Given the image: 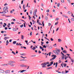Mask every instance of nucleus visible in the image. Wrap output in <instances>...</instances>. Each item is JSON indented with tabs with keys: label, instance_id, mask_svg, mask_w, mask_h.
<instances>
[{
	"label": "nucleus",
	"instance_id": "nucleus-1",
	"mask_svg": "<svg viewBox=\"0 0 74 74\" xmlns=\"http://www.w3.org/2000/svg\"><path fill=\"white\" fill-rule=\"evenodd\" d=\"M56 50H53V52L54 53H55V54L56 55H58V54L60 53V49H58V48H56Z\"/></svg>",
	"mask_w": 74,
	"mask_h": 74
},
{
	"label": "nucleus",
	"instance_id": "nucleus-2",
	"mask_svg": "<svg viewBox=\"0 0 74 74\" xmlns=\"http://www.w3.org/2000/svg\"><path fill=\"white\" fill-rule=\"evenodd\" d=\"M15 63L14 61H10L8 62V65H11V66H13L14 67L15 64H14L13 63Z\"/></svg>",
	"mask_w": 74,
	"mask_h": 74
},
{
	"label": "nucleus",
	"instance_id": "nucleus-3",
	"mask_svg": "<svg viewBox=\"0 0 74 74\" xmlns=\"http://www.w3.org/2000/svg\"><path fill=\"white\" fill-rule=\"evenodd\" d=\"M41 65L42 68H44V67H46V64L45 62L41 64Z\"/></svg>",
	"mask_w": 74,
	"mask_h": 74
},
{
	"label": "nucleus",
	"instance_id": "nucleus-4",
	"mask_svg": "<svg viewBox=\"0 0 74 74\" xmlns=\"http://www.w3.org/2000/svg\"><path fill=\"white\" fill-rule=\"evenodd\" d=\"M51 57H53V58H52L51 59L53 60L56 58V56L55 55H52L51 56Z\"/></svg>",
	"mask_w": 74,
	"mask_h": 74
},
{
	"label": "nucleus",
	"instance_id": "nucleus-5",
	"mask_svg": "<svg viewBox=\"0 0 74 74\" xmlns=\"http://www.w3.org/2000/svg\"><path fill=\"white\" fill-rule=\"evenodd\" d=\"M7 10H8V8H7V6H5L3 8V11H7Z\"/></svg>",
	"mask_w": 74,
	"mask_h": 74
},
{
	"label": "nucleus",
	"instance_id": "nucleus-6",
	"mask_svg": "<svg viewBox=\"0 0 74 74\" xmlns=\"http://www.w3.org/2000/svg\"><path fill=\"white\" fill-rule=\"evenodd\" d=\"M26 71V70H22V71L20 70L19 71H18V73H19L20 72V73H23L24 71Z\"/></svg>",
	"mask_w": 74,
	"mask_h": 74
},
{
	"label": "nucleus",
	"instance_id": "nucleus-7",
	"mask_svg": "<svg viewBox=\"0 0 74 74\" xmlns=\"http://www.w3.org/2000/svg\"><path fill=\"white\" fill-rule=\"evenodd\" d=\"M5 73H6V74H7V73H10V70H7L5 71Z\"/></svg>",
	"mask_w": 74,
	"mask_h": 74
},
{
	"label": "nucleus",
	"instance_id": "nucleus-8",
	"mask_svg": "<svg viewBox=\"0 0 74 74\" xmlns=\"http://www.w3.org/2000/svg\"><path fill=\"white\" fill-rule=\"evenodd\" d=\"M8 44H9V42H8V40H7L6 42V45H8Z\"/></svg>",
	"mask_w": 74,
	"mask_h": 74
},
{
	"label": "nucleus",
	"instance_id": "nucleus-9",
	"mask_svg": "<svg viewBox=\"0 0 74 74\" xmlns=\"http://www.w3.org/2000/svg\"><path fill=\"white\" fill-rule=\"evenodd\" d=\"M8 38H9V37H5L4 38V39L5 40V41H6V40H7V39H8Z\"/></svg>",
	"mask_w": 74,
	"mask_h": 74
},
{
	"label": "nucleus",
	"instance_id": "nucleus-10",
	"mask_svg": "<svg viewBox=\"0 0 74 74\" xmlns=\"http://www.w3.org/2000/svg\"><path fill=\"white\" fill-rule=\"evenodd\" d=\"M21 55H22V56H25L26 55V54L25 53H23V54H21Z\"/></svg>",
	"mask_w": 74,
	"mask_h": 74
},
{
	"label": "nucleus",
	"instance_id": "nucleus-11",
	"mask_svg": "<svg viewBox=\"0 0 74 74\" xmlns=\"http://www.w3.org/2000/svg\"><path fill=\"white\" fill-rule=\"evenodd\" d=\"M1 70V71H0V73H4V71L3 70Z\"/></svg>",
	"mask_w": 74,
	"mask_h": 74
},
{
	"label": "nucleus",
	"instance_id": "nucleus-12",
	"mask_svg": "<svg viewBox=\"0 0 74 74\" xmlns=\"http://www.w3.org/2000/svg\"><path fill=\"white\" fill-rule=\"evenodd\" d=\"M34 16H36V11L35 10V11L34 12Z\"/></svg>",
	"mask_w": 74,
	"mask_h": 74
},
{
	"label": "nucleus",
	"instance_id": "nucleus-13",
	"mask_svg": "<svg viewBox=\"0 0 74 74\" xmlns=\"http://www.w3.org/2000/svg\"><path fill=\"white\" fill-rule=\"evenodd\" d=\"M62 52L63 53H67V51H66V50H64L62 51Z\"/></svg>",
	"mask_w": 74,
	"mask_h": 74
},
{
	"label": "nucleus",
	"instance_id": "nucleus-14",
	"mask_svg": "<svg viewBox=\"0 0 74 74\" xmlns=\"http://www.w3.org/2000/svg\"><path fill=\"white\" fill-rule=\"evenodd\" d=\"M16 41H14L13 42V44H16Z\"/></svg>",
	"mask_w": 74,
	"mask_h": 74
},
{
	"label": "nucleus",
	"instance_id": "nucleus-15",
	"mask_svg": "<svg viewBox=\"0 0 74 74\" xmlns=\"http://www.w3.org/2000/svg\"><path fill=\"white\" fill-rule=\"evenodd\" d=\"M36 48L35 47H34L33 48L31 49H32L34 50H34H35V49H36Z\"/></svg>",
	"mask_w": 74,
	"mask_h": 74
},
{
	"label": "nucleus",
	"instance_id": "nucleus-16",
	"mask_svg": "<svg viewBox=\"0 0 74 74\" xmlns=\"http://www.w3.org/2000/svg\"><path fill=\"white\" fill-rule=\"evenodd\" d=\"M13 30L14 31V32H16V28H13Z\"/></svg>",
	"mask_w": 74,
	"mask_h": 74
},
{
	"label": "nucleus",
	"instance_id": "nucleus-17",
	"mask_svg": "<svg viewBox=\"0 0 74 74\" xmlns=\"http://www.w3.org/2000/svg\"><path fill=\"white\" fill-rule=\"evenodd\" d=\"M58 42H60L62 41V40L60 39H58Z\"/></svg>",
	"mask_w": 74,
	"mask_h": 74
},
{
	"label": "nucleus",
	"instance_id": "nucleus-18",
	"mask_svg": "<svg viewBox=\"0 0 74 74\" xmlns=\"http://www.w3.org/2000/svg\"><path fill=\"white\" fill-rule=\"evenodd\" d=\"M53 61L52 62H50L51 65L52 66V64H53Z\"/></svg>",
	"mask_w": 74,
	"mask_h": 74
},
{
	"label": "nucleus",
	"instance_id": "nucleus-19",
	"mask_svg": "<svg viewBox=\"0 0 74 74\" xmlns=\"http://www.w3.org/2000/svg\"><path fill=\"white\" fill-rule=\"evenodd\" d=\"M45 19L46 21H48V17H47V16H45Z\"/></svg>",
	"mask_w": 74,
	"mask_h": 74
},
{
	"label": "nucleus",
	"instance_id": "nucleus-20",
	"mask_svg": "<svg viewBox=\"0 0 74 74\" xmlns=\"http://www.w3.org/2000/svg\"><path fill=\"white\" fill-rule=\"evenodd\" d=\"M25 65H23V64H22V65H20L21 67H25Z\"/></svg>",
	"mask_w": 74,
	"mask_h": 74
},
{
	"label": "nucleus",
	"instance_id": "nucleus-21",
	"mask_svg": "<svg viewBox=\"0 0 74 74\" xmlns=\"http://www.w3.org/2000/svg\"><path fill=\"white\" fill-rule=\"evenodd\" d=\"M67 64H63V66H64V67H66V65Z\"/></svg>",
	"mask_w": 74,
	"mask_h": 74
},
{
	"label": "nucleus",
	"instance_id": "nucleus-22",
	"mask_svg": "<svg viewBox=\"0 0 74 74\" xmlns=\"http://www.w3.org/2000/svg\"><path fill=\"white\" fill-rule=\"evenodd\" d=\"M56 68L57 67V66H58V62H56Z\"/></svg>",
	"mask_w": 74,
	"mask_h": 74
},
{
	"label": "nucleus",
	"instance_id": "nucleus-23",
	"mask_svg": "<svg viewBox=\"0 0 74 74\" xmlns=\"http://www.w3.org/2000/svg\"><path fill=\"white\" fill-rule=\"evenodd\" d=\"M45 63L47 65V64H49V62H45Z\"/></svg>",
	"mask_w": 74,
	"mask_h": 74
},
{
	"label": "nucleus",
	"instance_id": "nucleus-24",
	"mask_svg": "<svg viewBox=\"0 0 74 74\" xmlns=\"http://www.w3.org/2000/svg\"><path fill=\"white\" fill-rule=\"evenodd\" d=\"M59 5H60V3H58L57 4V7H59Z\"/></svg>",
	"mask_w": 74,
	"mask_h": 74
},
{
	"label": "nucleus",
	"instance_id": "nucleus-25",
	"mask_svg": "<svg viewBox=\"0 0 74 74\" xmlns=\"http://www.w3.org/2000/svg\"><path fill=\"white\" fill-rule=\"evenodd\" d=\"M24 36L23 35H21V39H22V40H23V37H24Z\"/></svg>",
	"mask_w": 74,
	"mask_h": 74
},
{
	"label": "nucleus",
	"instance_id": "nucleus-26",
	"mask_svg": "<svg viewBox=\"0 0 74 74\" xmlns=\"http://www.w3.org/2000/svg\"><path fill=\"white\" fill-rule=\"evenodd\" d=\"M3 12L2 13V14H5L6 13V12H5V11H4L3 12Z\"/></svg>",
	"mask_w": 74,
	"mask_h": 74
},
{
	"label": "nucleus",
	"instance_id": "nucleus-27",
	"mask_svg": "<svg viewBox=\"0 0 74 74\" xmlns=\"http://www.w3.org/2000/svg\"><path fill=\"white\" fill-rule=\"evenodd\" d=\"M20 61H26V60L22 59V60H20Z\"/></svg>",
	"mask_w": 74,
	"mask_h": 74
},
{
	"label": "nucleus",
	"instance_id": "nucleus-28",
	"mask_svg": "<svg viewBox=\"0 0 74 74\" xmlns=\"http://www.w3.org/2000/svg\"><path fill=\"white\" fill-rule=\"evenodd\" d=\"M12 53L14 54V55H16V54L15 53V52H14V51H12Z\"/></svg>",
	"mask_w": 74,
	"mask_h": 74
},
{
	"label": "nucleus",
	"instance_id": "nucleus-29",
	"mask_svg": "<svg viewBox=\"0 0 74 74\" xmlns=\"http://www.w3.org/2000/svg\"><path fill=\"white\" fill-rule=\"evenodd\" d=\"M52 67H50L49 68H47V70L49 69H52Z\"/></svg>",
	"mask_w": 74,
	"mask_h": 74
},
{
	"label": "nucleus",
	"instance_id": "nucleus-30",
	"mask_svg": "<svg viewBox=\"0 0 74 74\" xmlns=\"http://www.w3.org/2000/svg\"><path fill=\"white\" fill-rule=\"evenodd\" d=\"M68 14H69V15L71 14V12H70V11H69L68 12Z\"/></svg>",
	"mask_w": 74,
	"mask_h": 74
},
{
	"label": "nucleus",
	"instance_id": "nucleus-31",
	"mask_svg": "<svg viewBox=\"0 0 74 74\" xmlns=\"http://www.w3.org/2000/svg\"><path fill=\"white\" fill-rule=\"evenodd\" d=\"M30 14L31 15H32V11L30 10Z\"/></svg>",
	"mask_w": 74,
	"mask_h": 74
},
{
	"label": "nucleus",
	"instance_id": "nucleus-32",
	"mask_svg": "<svg viewBox=\"0 0 74 74\" xmlns=\"http://www.w3.org/2000/svg\"><path fill=\"white\" fill-rule=\"evenodd\" d=\"M71 21H74V18H71Z\"/></svg>",
	"mask_w": 74,
	"mask_h": 74
},
{
	"label": "nucleus",
	"instance_id": "nucleus-33",
	"mask_svg": "<svg viewBox=\"0 0 74 74\" xmlns=\"http://www.w3.org/2000/svg\"><path fill=\"white\" fill-rule=\"evenodd\" d=\"M65 71H62V74H66V73H65Z\"/></svg>",
	"mask_w": 74,
	"mask_h": 74
},
{
	"label": "nucleus",
	"instance_id": "nucleus-34",
	"mask_svg": "<svg viewBox=\"0 0 74 74\" xmlns=\"http://www.w3.org/2000/svg\"><path fill=\"white\" fill-rule=\"evenodd\" d=\"M61 2H62V3H64V0H61Z\"/></svg>",
	"mask_w": 74,
	"mask_h": 74
},
{
	"label": "nucleus",
	"instance_id": "nucleus-35",
	"mask_svg": "<svg viewBox=\"0 0 74 74\" xmlns=\"http://www.w3.org/2000/svg\"><path fill=\"white\" fill-rule=\"evenodd\" d=\"M7 65H8V63L7 64H4L3 65V66H7Z\"/></svg>",
	"mask_w": 74,
	"mask_h": 74
},
{
	"label": "nucleus",
	"instance_id": "nucleus-36",
	"mask_svg": "<svg viewBox=\"0 0 74 74\" xmlns=\"http://www.w3.org/2000/svg\"><path fill=\"white\" fill-rule=\"evenodd\" d=\"M20 21H23V22H25V24H26V22H25V21H24L23 20H21Z\"/></svg>",
	"mask_w": 74,
	"mask_h": 74
},
{
	"label": "nucleus",
	"instance_id": "nucleus-37",
	"mask_svg": "<svg viewBox=\"0 0 74 74\" xmlns=\"http://www.w3.org/2000/svg\"><path fill=\"white\" fill-rule=\"evenodd\" d=\"M59 27H58L57 28V29H56V32H57V31L59 30Z\"/></svg>",
	"mask_w": 74,
	"mask_h": 74
},
{
	"label": "nucleus",
	"instance_id": "nucleus-38",
	"mask_svg": "<svg viewBox=\"0 0 74 74\" xmlns=\"http://www.w3.org/2000/svg\"><path fill=\"white\" fill-rule=\"evenodd\" d=\"M23 8L24 10H25V5H23Z\"/></svg>",
	"mask_w": 74,
	"mask_h": 74
},
{
	"label": "nucleus",
	"instance_id": "nucleus-39",
	"mask_svg": "<svg viewBox=\"0 0 74 74\" xmlns=\"http://www.w3.org/2000/svg\"><path fill=\"white\" fill-rule=\"evenodd\" d=\"M52 47H49V49H52Z\"/></svg>",
	"mask_w": 74,
	"mask_h": 74
},
{
	"label": "nucleus",
	"instance_id": "nucleus-40",
	"mask_svg": "<svg viewBox=\"0 0 74 74\" xmlns=\"http://www.w3.org/2000/svg\"><path fill=\"white\" fill-rule=\"evenodd\" d=\"M23 25H22L20 26V27H23Z\"/></svg>",
	"mask_w": 74,
	"mask_h": 74
},
{
	"label": "nucleus",
	"instance_id": "nucleus-41",
	"mask_svg": "<svg viewBox=\"0 0 74 74\" xmlns=\"http://www.w3.org/2000/svg\"><path fill=\"white\" fill-rule=\"evenodd\" d=\"M41 5L42 7H43L44 6V5L42 3H41Z\"/></svg>",
	"mask_w": 74,
	"mask_h": 74
},
{
	"label": "nucleus",
	"instance_id": "nucleus-42",
	"mask_svg": "<svg viewBox=\"0 0 74 74\" xmlns=\"http://www.w3.org/2000/svg\"><path fill=\"white\" fill-rule=\"evenodd\" d=\"M36 56V55H34L31 56V57H34Z\"/></svg>",
	"mask_w": 74,
	"mask_h": 74
},
{
	"label": "nucleus",
	"instance_id": "nucleus-43",
	"mask_svg": "<svg viewBox=\"0 0 74 74\" xmlns=\"http://www.w3.org/2000/svg\"><path fill=\"white\" fill-rule=\"evenodd\" d=\"M58 20H59V18H57L56 19V21H58Z\"/></svg>",
	"mask_w": 74,
	"mask_h": 74
},
{
	"label": "nucleus",
	"instance_id": "nucleus-44",
	"mask_svg": "<svg viewBox=\"0 0 74 74\" xmlns=\"http://www.w3.org/2000/svg\"><path fill=\"white\" fill-rule=\"evenodd\" d=\"M46 12H49V9L47 10L46 11Z\"/></svg>",
	"mask_w": 74,
	"mask_h": 74
},
{
	"label": "nucleus",
	"instance_id": "nucleus-45",
	"mask_svg": "<svg viewBox=\"0 0 74 74\" xmlns=\"http://www.w3.org/2000/svg\"><path fill=\"white\" fill-rule=\"evenodd\" d=\"M18 45H20V46H22V44H21V43H18Z\"/></svg>",
	"mask_w": 74,
	"mask_h": 74
},
{
	"label": "nucleus",
	"instance_id": "nucleus-46",
	"mask_svg": "<svg viewBox=\"0 0 74 74\" xmlns=\"http://www.w3.org/2000/svg\"><path fill=\"white\" fill-rule=\"evenodd\" d=\"M11 16H5L6 17H10Z\"/></svg>",
	"mask_w": 74,
	"mask_h": 74
},
{
	"label": "nucleus",
	"instance_id": "nucleus-47",
	"mask_svg": "<svg viewBox=\"0 0 74 74\" xmlns=\"http://www.w3.org/2000/svg\"><path fill=\"white\" fill-rule=\"evenodd\" d=\"M39 47H40V49H43L42 47H41V46H40Z\"/></svg>",
	"mask_w": 74,
	"mask_h": 74
},
{
	"label": "nucleus",
	"instance_id": "nucleus-48",
	"mask_svg": "<svg viewBox=\"0 0 74 74\" xmlns=\"http://www.w3.org/2000/svg\"><path fill=\"white\" fill-rule=\"evenodd\" d=\"M71 61L72 62H73H73H74V61L73 60V59H71Z\"/></svg>",
	"mask_w": 74,
	"mask_h": 74
},
{
	"label": "nucleus",
	"instance_id": "nucleus-49",
	"mask_svg": "<svg viewBox=\"0 0 74 74\" xmlns=\"http://www.w3.org/2000/svg\"><path fill=\"white\" fill-rule=\"evenodd\" d=\"M43 47L45 48H47V47H46V46H45V45H44Z\"/></svg>",
	"mask_w": 74,
	"mask_h": 74
},
{
	"label": "nucleus",
	"instance_id": "nucleus-50",
	"mask_svg": "<svg viewBox=\"0 0 74 74\" xmlns=\"http://www.w3.org/2000/svg\"><path fill=\"white\" fill-rule=\"evenodd\" d=\"M68 21H69V23H71V22L70 21V18H69V19H68Z\"/></svg>",
	"mask_w": 74,
	"mask_h": 74
},
{
	"label": "nucleus",
	"instance_id": "nucleus-51",
	"mask_svg": "<svg viewBox=\"0 0 74 74\" xmlns=\"http://www.w3.org/2000/svg\"><path fill=\"white\" fill-rule=\"evenodd\" d=\"M4 6H5V5H8V4H7V3H6L5 4H4Z\"/></svg>",
	"mask_w": 74,
	"mask_h": 74
},
{
	"label": "nucleus",
	"instance_id": "nucleus-52",
	"mask_svg": "<svg viewBox=\"0 0 74 74\" xmlns=\"http://www.w3.org/2000/svg\"><path fill=\"white\" fill-rule=\"evenodd\" d=\"M62 16H64V17H65V18H66V15L64 14H63Z\"/></svg>",
	"mask_w": 74,
	"mask_h": 74
},
{
	"label": "nucleus",
	"instance_id": "nucleus-53",
	"mask_svg": "<svg viewBox=\"0 0 74 74\" xmlns=\"http://www.w3.org/2000/svg\"><path fill=\"white\" fill-rule=\"evenodd\" d=\"M15 23L14 22H12L11 23V24H12V25H13Z\"/></svg>",
	"mask_w": 74,
	"mask_h": 74
},
{
	"label": "nucleus",
	"instance_id": "nucleus-54",
	"mask_svg": "<svg viewBox=\"0 0 74 74\" xmlns=\"http://www.w3.org/2000/svg\"><path fill=\"white\" fill-rule=\"evenodd\" d=\"M25 42H26V44H27V42H28V40H25Z\"/></svg>",
	"mask_w": 74,
	"mask_h": 74
},
{
	"label": "nucleus",
	"instance_id": "nucleus-55",
	"mask_svg": "<svg viewBox=\"0 0 74 74\" xmlns=\"http://www.w3.org/2000/svg\"><path fill=\"white\" fill-rule=\"evenodd\" d=\"M23 24H24V27H26V25H25V23H24Z\"/></svg>",
	"mask_w": 74,
	"mask_h": 74
},
{
	"label": "nucleus",
	"instance_id": "nucleus-56",
	"mask_svg": "<svg viewBox=\"0 0 74 74\" xmlns=\"http://www.w3.org/2000/svg\"><path fill=\"white\" fill-rule=\"evenodd\" d=\"M68 1L69 3H71L70 2V0H67Z\"/></svg>",
	"mask_w": 74,
	"mask_h": 74
},
{
	"label": "nucleus",
	"instance_id": "nucleus-57",
	"mask_svg": "<svg viewBox=\"0 0 74 74\" xmlns=\"http://www.w3.org/2000/svg\"><path fill=\"white\" fill-rule=\"evenodd\" d=\"M38 24L39 25H42V24H41V23H40V22H38Z\"/></svg>",
	"mask_w": 74,
	"mask_h": 74
},
{
	"label": "nucleus",
	"instance_id": "nucleus-58",
	"mask_svg": "<svg viewBox=\"0 0 74 74\" xmlns=\"http://www.w3.org/2000/svg\"><path fill=\"white\" fill-rule=\"evenodd\" d=\"M5 30H7V29H8V28H7V27H5Z\"/></svg>",
	"mask_w": 74,
	"mask_h": 74
},
{
	"label": "nucleus",
	"instance_id": "nucleus-59",
	"mask_svg": "<svg viewBox=\"0 0 74 74\" xmlns=\"http://www.w3.org/2000/svg\"><path fill=\"white\" fill-rule=\"evenodd\" d=\"M38 53H41V52L40 51H38Z\"/></svg>",
	"mask_w": 74,
	"mask_h": 74
},
{
	"label": "nucleus",
	"instance_id": "nucleus-60",
	"mask_svg": "<svg viewBox=\"0 0 74 74\" xmlns=\"http://www.w3.org/2000/svg\"><path fill=\"white\" fill-rule=\"evenodd\" d=\"M58 22L57 23V22L55 24V25H58Z\"/></svg>",
	"mask_w": 74,
	"mask_h": 74
},
{
	"label": "nucleus",
	"instance_id": "nucleus-61",
	"mask_svg": "<svg viewBox=\"0 0 74 74\" xmlns=\"http://www.w3.org/2000/svg\"><path fill=\"white\" fill-rule=\"evenodd\" d=\"M30 35L31 36L32 35V32H31L30 33Z\"/></svg>",
	"mask_w": 74,
	"mask_h": 74
},
{
	"label": "nucleus",
	"instance_id": "nucleus-62",
	"mask_svg": "<svg viewBox=\"0 0 74 74\" xmlns=\"http://www.w3.org/2000/svg\"><path fill=\"white\" fill-rule=\"evenodd\" d=\"M50 40L51 41H53V38H51Z\"/></svg>",
	"mask_w": 74,
	"mask_h": 74
},
{
	"label": "nucleus",
	"instance_id": "nucleus-63",
	"mask_svg": "<svg viewBox=\"0 0 74 74\" xmlns=\"http://www.w3.org/2000/svg\"><path fill=\"white\" fill-rule=\"evenodd\" d=\"M51 66V64H49V65H48L47 66L48 67H49V66Z\"/></svg>",
	"mask_w": 74,
	"mask_h": 74
},
{
	"label": "nucleus",
	"instance_id": "nucleus-64",
	"mask_svg": "<svg viewBox=\"0 0 74 74\" xmlns=\"http://www.w3.org/2000/svg\"><path fill=\"white\" fill-rule=\"evenodd\" d=\"M48 24H49V26H50V25H51V23H48Z\"/></svg>",
	"mask_w": 74,
	"mask_h": 74
}]
</instances>
